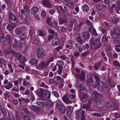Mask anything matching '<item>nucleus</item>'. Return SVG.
Segmentation results:
<instances>
[{
    "mask_svg": "<svg viewBox=\"0 0 120 120\" xmlns=\"http://www.w3.org/2000/svg\"><path fill=\"white\" fill-rule=\"evenodd\" d=\"M51 21V19L49 18L48 17L47 18L46 22L49 26L51 24L50 23Z\"/></svg>",
    "mask_w": 120,
    "mask_h": 120,
    "instance_id": "60",
    "label": "nucleus"
},
{
    "mask_svg": "<svg viewBox=\"0 0 120 120\" xmlns=\"http://www.w3.org/2000/svg\"><path fill=\"white\" fill-rule=\"evenodd\" d=\"M88 31L90 32L91 34L95 36H97L98 34L97 33L95 29L92 26H90L88 29Z\"/></svg>",
    "mask_w": 120,
    "mask_h": 120,
    "instance_id": "14",
    "label": "nucleus"
},
{
    "mask_svg": "<svg viewBox=\"0 0 120 120\" xmlns=\"http://www.w3.org/2000/svg\"><path fill=\"white\" fill-rule=\"evenodd\" d=\"M67 110V114L68 116H71L72 115V113L73 109V107L71 106L68 107Z\"/></svg>",
    "mask_w": 120,
    "mask_h": 120,
    "instance_id": "16",
    "label": "nucleus"
},
{
    "mask_svg": "<svg viewBox=\"0 0 120 120\" xmlns=\"http://www.w3.org/2000/svg\"><path fill=\"white\" fill-rule=\"evenodd\" d=\"M120 36V29H118V32L116 35H115L113 33L112 34V37L113 38H118V37Z\"/></svg>",
    "mask_w": 120,
    "mask_h": 120,
    "instance_id": "36",
    "label": "nucleus"
},
{
    "mask_svg": "<svg viewBox=\"0 0 120 120\" xmlns=\"http://www.w3.org/2000/svg\"><path fill=\"white\" fill-rule=\"evenodd\" d=\"M11 20H12V21H11L10 20V19H9V22L11 24L16 25V24L18 22V20L16 17L13 18V19H12Z\"/></svg>",
    "mask_w": 120,
    "mask_h": 120,
    "instance_id": "35",
    "label": "nucleus"
},
{
    "mask_svg": "<svg viewBox=\"0 0 120 120\" xmlns=\"http://www.w3.org/2000/svg\"><path fill=\"white\" fill-rule=\"evenodd\" d=\"M97 107L99 108H101L103 107V105L102 103V101L100 99L96 101Z\"/></svg>",
    "mask_w": 120,
    "mask_h": 120,
    "instance_id": "22",
    "label": "nucleus"
},
{
    "mask_svg": "<svg viewBox=\"0 0 120 120\" xmlns=\"http://www.w3.org/2000/svg\"><path fill=\"white\" fill-rule=\"evenodd\" d=\"M99 76V75L97 74H94L93 75L96 81V83H99L100 82L101 80Z\"/></svg>",
    "mask_w": 120,
    "mask_h": 120,
    "instance_id": "29",
    "label": "nucleus"
},
{
    "mask_svg": "<svg viewBox=\"0 0 120 120\" xmlns=\"http://www.w3.org/2000/svg\"><path fill=\"white\" fill-rule=\"evenodd\" d=\"M50 92L48 90H46L44 94L46 98H50Z\"/></svg>",
    "mask_w": 120,
    "mask_h": 120,
    "instance_id": "34",
    "label": "nucleus"
},
{
    "mask_svg": "<svg viewBox=\"0 0 120 120\" xmlns=\"http://www.w3.org/2000/svg\"><path fill=\"white\" fill-rule=\"evenodd\" d=\"M77 41L81 44H82L83 42L82 39L79 36H78L77 37Z\"/></svg>",
    "mask_w": 120,
    "mask_h": 120,
    "instance_id": "41",
    "label": "nucleus"
},
{
    "mask_svg": "<svg viewBox=\"0 0 120 120\" xmlns=\"http://www.w3.org/2000/svg\"><path fill=\"white\" fill-rule=\"evenodd\" d=\"M100 96V94L97 92H94L91 95V98L93 100L95 101L100 99L98 98Z\"/></svg>",
    "mask_w": 120,
    "mask_h": 120,
    "instance_id": "9",
    "label": "nucleus"
},
{
    "mask_svg": "<svg viewBox=\"0 0 120 120\" xmlns=\"http://www.w3.org/2000/svg\"><path fill=\"white\" fill-rule=\"evenodd\" d=\"M114 43L116 44H120V37L116 38H114L112 40Z\"/></svg>",
    "mask_w": 120,
    "mask_h": 120,
    "instance_id": "43",
    "label": "nucleus"
},
{
    "mask_svg": "<svg viewBox=\"0 0 120 120\" xmlns=\"http://www.w3.org/2000/svg\"><path fill=\"white\" fill-rule=\"evenodd\" d=\"M101 62L100 61L98 63L95 64L94 66V68L96 70H97L101 64Z\"/></svg>",
    "mask_w": 120,
    "mask_h": 120,
    "instance_id": "40",
    "label": "nucleus"
},
{
    "mask_svg": "<svg viewBox=\"0 0 120 120\" xmlns=\"http://www.w3.org/2000/svg\"><path fill=\"white\" fill-rule=\"evenodd\" d=\"M113 64L114 66L117 67H120V64L117 60L114 61L113 62Z\"/></svg>",
    "mask_w": 120,
    "mask_h": 120,
    "instance_id": "51",
    "label": "nucleus"
},
{
    "mask_svg": "<svg viewBox=\"0 0 120 120\" xmlns=\"http://www.w3.org/2000/svg\"><path fill=\"white\" fill-rule=\"evenodd\" d=\"M111 20L112 22L114 23H116L119 21V19L117 18H115L113 17V18L111 19Z\"/></svg>",
    "mask_w": 120,
    "mask_h": 120,
    "instance_id": "39",
    "label": "nucleus"
},
{
    "mask_svg": "<svg viewBox=\"0 0 120 120\" xmlns=\"http://www.w3.org/2000/svg\"><path fill=\"white\" fill-rule=\"evenodd\" d=\"M22 28L20 27H19L17 28L15 30V33L18 35L19 34L21 33L22 32Z\"/></svg>",
    "mask_w": 120,
    "mask_h": 120,
    "instance_id": "32",
    "label": "nucleus"
},
{
    "mask_svg": "<svg viewBox=\"0 0 120 120\" xmlns=\"http://www.w3.org/2000/svg\"><path fill=\"white\" fill-rule=\"evenodd\" d=\"M63 62L61 60H60L58 61L57 64L58 65L60 66V65H62L63 64Z\"/></svg>",
    "mask_w": 120,
    "mask_h": 120,
    "instance_id": "62",
    "label": "nucleus"
},
{
    "mask_svg": "<svg viewBox=\"0 0 120 120\" xmlns=\"http://www.w3.org/2000/svg\"><path fill=\"white\" fill-rule=\"evenodd\" d=\"M67 5L71 8H73L74 7V4L71 2H69L67 4Z\"/></svg>",
    "mask_w": 120,
    "mask_h": 120,
    "instance_id": "57",
    "label": "nucleus"
},
{
    "mask_svg": "<svg viewBox=\"0 0 120 120\" xmlns=\"http://www.w3.org/2000/svg\"><path fill=\"white\" fill-rule=\"evenodd\" d=\"M53 57H52L50 58L49 59L46 61L47 64H49L50 62L53 61Z\"/></svg>",
    "mask_w": 120,
    "mask_h": 120,
    "instance_id": "55",
    "label": "nucleus"
},
{
    "mask_svg": "<svg viewBox=\"0 0 120 120\" xmlns=\"http://www.w3.org/2000/svg\"><path fill=\"white\" fill-rule=\"evenodd\" d=\"M36 94L39 97V100H43L44 101L46 100V99L43 98V91L42 89H41L39 91L37 92Z\"/></svg>",
    "mask_w": 120,
    "mask_h": 120,
    "instance_id": "7",
    "label": "nucleus"
},
{
    "mask_svg": "<svg viewBox=\"0 0 120 120\" xmlns=\"http://www.w3.org/2000/svg\"><path fill=\"white\" fill-rule=\"evenodd\" d=\"M24 22L27 25L30 24L31 23V19L29 14H27L25 15V17L24 19Z\"/></svg>",
    "mask_w": 120,
    "mask_h": 120,
    "instance_id": "11",
    "label": "nucleus"
},
{
    "mask_svg": "<svg viewBox=\"0 0 120 120\" xmlns=\"http://www.w3.org/2000/svg\"><path fill=\"white\" fill-rule=\"evenodd\" d=\"M48 31L52 35H54L55 34L54 31L52 29H49L48 30Z\"/></svg>",
    "mask_w": 120,
    "mask_h": 120,
    "instance_id": "59",
    "label": "nucleus"
},
{
    "mask_svg": "<svg viewBox=\"0 0 120 120\" xmlns=\"http://www.w3.org/2000/svg\"><path fill=\"white\" fill-rule=\"evenodd\" d=\"M56 108L58 110L59 112L62 113H65L66 110V108L61 101L59 100H57L56 103Z\"/></svg>",
    "mask_w": 120,
    "mask_h": 120,
    "instance_id": "1",
    "label": "nucleus"
},
{
    "mask_svg": "<svg viewBox=\"0 0 120 120\" xmlns=\"http://www.w3.org/2000/svg\"><path fill=\"white\" fill-rule=\"evenodd\" d=\"M36 52L37 56L39 59H43L46 56V54L44 51L39 47L37 49Z\"/></svg>",
    "mask_w": 120,
    "mask_h": 120,
    "instance_id": "3",
    "label": "nucleus"
},
{
    "mask_svg": "<svg viewBox=\"0 0 120 120\" xmlns=\"http://www.w3.org/2000/svg\"><path fill=\"white\" fill-rule=\"evenodd\" d=\"M7 119L9 120H18L17 119L14 118L13 116H11L9 113L8 115Z\"/></svg>",
    "mask_w": 120,
    "mask_h": 120,
    "instance_id": "46",
    "label": "nucleus"
},
{
    "mask_svg": "<svg viewBox=\"0 0 120 120\" xmlns=\"http://www.w3.org/2000/svg\"><path fill=\"white\" fill-rule=\"evenodd\" d=\"M85 74L84 71H81L80 74L76 73L75 76L78 79H79L81 80H83L85 79Z\"/></svg>",
    "mask_w": 120,
    "mask_h": 120,
    "instance_id": "10",
    "label": "nucleus"
},
{
    "mask_svg": "<svg viewBox=\"0 0 120 120\" xmlns=\"http://www.w3.org/2000/svg\"><path fill=\"white\" fill-rule=\"evenodd\" d=\"M100 40L99 39L97 38L93 41L91 42L90 47L93 49H96L99 48L101 46L99 44Z\"/></svg>",
    "mask_w": 120,
    "mask_h": 120,
    "instance_id": "2",
    "label": "nucleus"
},
{
    "mask_svg": "<svg viewBox=\"0 0 120 120\" xmlns=\"http://www.w3.org/2000/svg\"><path fill=\"white\" fill-rule=\"evenodd\" d=\"M42 2L44 5L47 7H49L51 6L49 0H44Z\"/></svg>",
    "mask_w": 120,
    "mask_h": 120,
    "instance_id": "25",
    "label": "nucleus"
},
{
    "mask_svg": "<svg viewBox=\"0 0 120 120\" xmlns=\"http://www.w3.org/2000/svg\"><path fill=\"white\" fill-rule=\"evenodd\" d=\"M38 9L37 7L34 6L32 7L31 9V13L35 15L38 11Z\"/></svg>",
    "mask_w": 120,
    "mask_h": 120,
    "instance_id": "21",
    "label": "nucleus"
},
{
    "mask_svg": "<svg viewBox=\"0 0 120 120\" xmlns=\"http://www.w3.org/2000/svg\"><path fill=\"white\" fill-rule=\"evenodd\" d=\"M0 107L3 115L5 116H6L7 115V112L6 110L4 108L3 106L2 105H1Z\"/></svg>",
    "mask_w": 120,
    "mask_h": 120,
    "instance_id": "37",
    "label": "nucleus"
},
{
    "mask_svg": "<svg viewBox=\"0 0 120 120\" xmlns=\"http://www.w3.org/2000/svg\"><path fill=\"white\" fill-rule=\"evenodd\" d=\"M11 38V36L9 34H7L5 36H2L0 39V41L2 43L9 40Z\"/></svg>",
    "mask_w": 120,
    "mask_h": 120,
    "instance_id": "12",
    "label": "nucleus"
},
{
    "mask_svg": "<svg viewBox=\"0 0 120 120\" xmlns=\"http://www.w3.org/2000/svg\"><path fill=\"white\" fill-rule=\"evenodd\" d=\"M82 37L85 40H88L90 37V35L88 32L85 31L82 33Z\"/></svg>",
    "mask_w": 120,
    "mask_h": 120,
    "instance_id": "18",
    "label": "nucleus"
},
{
    "mask_svg": "<svg viewBox=\"0 0 120 120\" xmlns=\"http://www.w3.org/2000/svg\"><path fill=\"white\" fill-rule=\"evenodd\" d=\"M8 16L9 18V19L11 21L12 20H11V19H13V18L16 17L14 13L12 12H9L8 13Z\"/></svg>",
    "mask_w": 120,
    "mask_h": 120,
    "instance_id": "31",
    "label": "nucleus"
},
{
    "mask_svg": "<svg viewBox=\"0 0 120 120\" xmlns=\"http://www.w3.org/2000/svg\"><path fill=\"white\" fill-rule=\"evenodd\" d=\"M22 43L20 41L15 39L13 45L17 48H21L22 46Z\"/></svg>",
    "mask_w": 120,
    "mask_h": 120,
    "instance_id": "8",
    "label": "nucleus"
},
{
    "mask_svg": "<svg viewBox=\"0 0 120 120\" xmlns=\"http://www.w3.org/2000/svg\"><path fill=\"white\" fill-rule=\"evenodd\" d=\"M118 28L117 27H114L111 33V35L112 36V33L115 35H116L118 32Z\"/></svg>",
    "mask_w": 120,
    "mask_h": 120,
    "instance_id": "44",
    "label": "nucleus"
},
{
    "mask_svg": "<svg viewBox=\"0 0 120 120\" xmlns=\"http://www.w3.org/2000/svg\"><path fill=\"white\" fill-rule=\"evenodd\" d=\"M4 95L8 98H10V96L9 93L8 92H5L4 93Z\"/></svg>",
    "mask_w": 120,
    "mask_h": 120,
    "instance_id": "63",
    "label": "nucleus"
},
{
    "mask_svg": "<svg viewBox=\"0 0 120 120\" xmlns=\"http://www.w3.org/2000/svg\"><path fill=\"white\" fill-rule=\"evenodd\" d=\"M78 87L79 89L81 91H82L84 90V88L83 86L81 84L79 85L78 84Z\"/></svg>",
    "mask_w": 120,
    "mask_h": 120,
    "instance_id": "52",
    "label": "nucleus"
},
{
    "mask_svg": "<svg viewBox=\"0 0 120 120\" xmlns=\"http://www.w3.org/2000/svg\"><path fill=\"white\" fill-rule=\"evenodd\" d=\"M16 52L14 51L13 49H5L4 51V53L6 55L12 54L14 56H15V53H16Z\"/></svg>",
    "mask_w": 120,
    "mask_h": 120,
    "instance_id": "13",
    "label": "nucleus"
},
{
    "mask_svg": "<svg viewBox=\"0 0 120 120\" xmlns=\"http://www.w3.org/2000/svg\"><path fill=\"white\" fill-rule=\"evenodd\" d=\"M58 21L59 24L60 25H61L64 23H67L68 21L67 19L65 18L61 17L60 16L58 18Z\"/></svg>",
    "mask_w": 120,
    "mask_h": 120,
    "instance_id": "15",
    "label": "nucleus"
},
{
    "mask_svg": "<svg viewBox=\"0 0 120 120\" xmlns=\"http://www.w3.org/2000/svg\"><path fill=\"white\" fill-rule=\"evenodd\" d=\"M92 115L98 117H100L101 115L98 113H95L92 114Z\"/></svg>",
    "mask_w": 120,
    "mask_h": 120,
    "instance_id": "64",
    "label": "nucleus"
},
{
    "mask_svg": "<svg viewBox=\"0 0 120 120\" xmlns=\"http://www.w3.org/2000/svg\"><path fill=\"white\" fill-rule=\"evenodd\" d=\"M82 108L83 109H85L86 110H88L90 108V106L87 104H86L83 105Z\"/></svg>",
    "mask_w": 120,
    "mask_h": 120,
    "instance_id": "50",
    "label": "nucleus"
},
{
    "mask_svg": "<svg viewBox=\"0 0 120 120\" xmlns=\"http://www.w3.org/2000/svg\"><path fill=\"white\" fill-rule=\"evenodd\" d=\"M30 108L31 110L37 114H40L41 109L38 106L35 105H32L30 106Z\"/></svg>",
    "mask_w": 120,
    "mask_h": 120,
    "instance_id": "6",
    "label": "nucleus"
},
{
    "mask_svg": "<svg viewBox=\"0 0 120 120\" xmlns=\"http://www.w3.org/2000/svg\"><path fill=\"white\" fill-rule=\"evenodd\" d=\"M108 36L106 37V35H104L103 36L102 38V42H103L104 43L106 41H108Z\"/></svg>",
    "mask_w": 120,
    "mask_h": 120,
    "instance_id": "48",
    "label": "nucleus"
},
{
    "mask_svg": "<svg viewBox=\"0 0 120 120\" xmlns=\"http://www.w3.org/2000/svg\"><path fill=\"white\" fill-rule=\"evenodd\" d=\"M16 26V25L13 24H9L7 27V29L10 30H12Z\"/></svg>",
    "mask_w": 120,
    "mask_h": 120,
    "instance_id": "30",
    "label": "nucleus"
},
{
    "mask_svg": "<svg viewBox=\"0 0 120 120\" xmlns=\"http://www.w3.org/2000/svg\"><path fill=\"white\" fill-rule=\"evenodd\" d=\"M41 16L42 17L45 18L46 16V14L45 11L43 10L41 13Z\"/></svg>",
    "mask_w": 120,
    "mask_h": 120,
    "instance_id": "54",
    "label": "nucleus"
},
{
    "mask_svg": "<svg viewBox=\"0 0 120 120\" xmlns=\"http://www.w3.org/2000/svg\"><path fill=\"white\" fill-rule=\"evenodd\" d=\"M15 54V56H16L17 58L20 62H23L26 61V58L23 56L21 53H18L16 52Z\"/></svg>",
    "mask_w": 120,
    "mask_h": 120,
    "instance_id": "4",
    "label": "nucleus"
},
{
    "mask_svg": "<svg viewBox=\"0 0 120 120\" xmlns=\"http://www.w3.org/2000/svg\"><path fill=\"white\" fill-rule=\"evenodd\" d=\"M21 116L22 118L25 120H30V117L25 112H22Z\"/></svg>",
    "mask_w": 120,
    "mask_h": 120,
    "instance_id": "17",
    "label": "nucleus"
},
{
    "mask_svg": "<svg viewBox=\"0 0 120 120\" xmlns=\"http://www.w3.org/2000/svg\"><path fill=\"white\" fill-rule=\"evenodd\" d=\"M52 94L56 97H58L59 96V94L58 93L55 91H53L52 93Z\"/></svg>",
    "mask_w": 120,
    "mask_h": 120,
    "instance_id": "58",
    "label": "nucleus"
},
{
    "mask_svg": "<svg viewBox=\"0 0 120 120\" xmlns=\"http://www.w3.org/2000/svg\"><path fill=\"white\" fill-rule=\"evenodd\" d=\"M80 97L81 101L84 102L87 101L88 100L87 95L84 93H81L79 94Z\"/></svg>",
    "mask_w": 120,
    "mask_h": 120,
    "instance_id": "5",
    "label": "nucleus"
},
{
    "mask_svg": "<svg viewBox=\"0 0 120 120\" xmlns=\"http://www.w3.org/2000/svg\"><path fill=\"white\" fill-rule=\"evenodd\" d=\"M81 115V112L79 110H77L75 112V116L77 118H79Z\"/></svg>",
    "mask_w": 120,
    "mask_h": 120,
    "instance_id": "49",
    "label": "nucleus"
},
{
    "mask_svg": "<svg viewBox=\"0 0 120 120\" xmlns=\"http://www.w3.org/2000/svg\"><path fill=\"white\" fill-rule=\"evenodd\" d=\"M36 104L37 106L40 108H43L45 105V103L41 101L37 102Z\"/></svg>",
    "mask_w": 120,
    "mask_h": 120,
    "instance_id": "24",
    "label": "nucleus"
},
{
    "mask_svg": "<svg viewBox=\"0 0 120 120\" xmlns=\"http://www.w3.org/2000/svg\"><path fill=\"white\" fill-rule=\"evenodd\" d=\"M95 87L98 90L101 91L103 90V88L102 86L99 83H95Z\"/></svg>",
    "mask_w": 120,
    "mask_h": 120,
    "instance_id": "26",
    "label": "nucleus"
},
{
    "mask_svg": "<svg viewBox=\"0 0 120 120\" xmlns=\"http://www.w3.org/2000/svg\"><path fill=\"white\" fill-rule=\"evenodd\" d=\"M62 100L63 101L67 104H68L70 101L69 98H68V96L65 94L62 98Z\"/></svg>",
    "mask_w": 120,
    "mask_h": 120,
    "instance_id": "27",
    "label": "nucleus"
},
{
    "mask_svg": "<svg viewBox=\"0 0 120 120\" xmlns=\"http://www.w3.org/2000/svg\"><path fill=\"white\" fill-rule=\"evenodd\" d=\"M38 60L36 59H33L30 60V64L32 65L35 66L37 65L38 63Z\"/></svg>",
    "mask_w": 120,
    "mask_h": 120,
    "instance_id": "19",
    "label": "nucleus"
},
{
    "mask_svg": "<svg viewBox=\"0 0 120 120\" xmlns=\"http://www.w3.org/2000/svg\"><path fill=\"white\" fill-rule=\"evenodd\" d=\"M48 64H47L44 61L40 63L39 65V67L42 68V69L44 68L45 67H47L48 66Z\"/></svg>",
    "mask_w": 120,
    "mask_h": 120,
    "instance_id": "28",
    "label": "nucleus"
},
{
    "mask_svg": "<svg viewBox=\"0 0 120 120\" xmlns=\"http://www.w3.org/2000/svg\"><path fill=\"white\" fill-rule=\"evenodd\" d=\"M60 43V41L59 39L57 38H54L52 40V45L56 46L59 45Z\"/></svg>",
    "mask_w": 120,
    "mask_h": 120,
    "instance_id": "20",
    "label": "nucleus"
},
{
    "mask_svg": "<svg viewBox=\"0 0 120 120\" xmlns=\"http://www.w3.org/2000/svg\"><path fill=\"white\" fill-rule=\"evenodd\" d=\"M100 30L102 32L103 34H104L106 33V29H103L102 27H100Z\"/></svg>",
    "mask_w": 120,
    "mask_h": 120,
    "instance_id": "61",
    "label": "nucleus"
},
{
    "mask_svg": "<svg viewBox=\"0 0 120 120\" xmlns=\"http://www.w3.org/2000/svg\"><path fill=\"white\" fill-rule=\"evenodd\" d=\"M87 80L89 83H92L93 82L94 79L91 75L90 74H87Z\"/></svg>",
    "mask_w": 120,
    "mask_h": 120,
    "instance_id": "23",
    "label": "nucleus"
},
{
    "mask_svg": "<svg viewBox=\"0 0 120 120\" xmlns=\"http://www.w3.org/2000/svg\"><path fill=\"white\" fill-rule=\"evenodd\" d=\"M57 24L58 23L57 22L55 21L53 22L52 23H51L49 26L52 28H55L57 26Z\"/></svg>",
    "mask_w": 120,
    "mask_h": 120,
    "instance_id": "42",
    "label": "nucleus"
},
{
    "mask_svg": "<svg viewBox=\"0 0 120 120\" xmlns=\"http://www.w3.org/2000/svg\"><path fill=\"white\" fill-rule=\"evenodd\" d=\"M39 35L42 37H44L46 34L45 32L42 30H40L39 31Z\"/></svg>",
    "mask_w": 120,
    "mask_h": 120,
    "instance_id": "47",
    "label": "nucleus"
},
{
    "mask_svg": "<svg viewBox=\"0 0 120 120\" xmlns=\"http://www.w3.org/2000/svg\"><path fill=\"white\" fill-rule=\"evenodd\" d=\"M82 9L83 11L87 12L89 10L88 6L86 5H84L82 7Z\"/></svg>",
    "mask_w": 120,
    "mask_h": 120,
    "instance_id": "33",
    "label": "nucleus"
},
{
    "mask_svg": "<svg viewBox=\"0 0 120 120\" xmlns=\"http://www.w3.org/2000/svg\"><path fill=\"white\" fill-rule=\"evenodd\" d=\"M58 68L59 70L58 71V73L60 74L62 73L63 68L60 65L58 67Z\"/></svg>",
    "mask_w": 120,
    "mask_h": 120,
    "instance_id": "53",
    "label": "nucleus"
},
{
    "mask_svg": "<svg viewBox=\"0 0 120 120\" xmlns=\"http://www.w3.org/2000/svg\"><path fill=\"white\" fill-rule=\"evenodd\" d=\"M19 37L22 41H24L26 38V35L25 33H23L19 36Z\"/></svg>",
    "mask_w": 120,
    "mask_h": 120,
    "instance_id": "38",
    "label": "nucleus"
},
{
    "mask_svg": "<svg viewBox=\"0 0 120 120\" xmlns=\"http://www.w3.org/2000/svg\"><path fill=\"white\" fill-rule=\"evenodd\" d=\"M97 9L99 11H101L102 9V4L101 3H98L96 5Z\"/></svg>",
    "mask_w": 120,
    "mask_h": 120,
    "instance_id": "45",
    "label": "nucleus"
},
{
    "mask_svg": "<svg viewBox=\"0 0 120 120\" xmlns=\"http://www.w3.org/2000/svg\"><path fill=\"white\" fill-rule=\"evenodd\" d=\"M31 30H30V37H31V38L32 39H34V38L36 36L35 34L34 33H33L31 34Z\"/></svg>",
    "mask_w": 120,
    "mask_h": 120,
    "instance_id": "56",
    "label": "nucleus"
}]
</instances>
